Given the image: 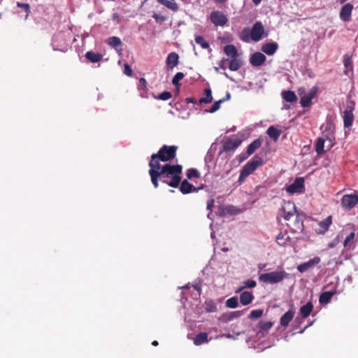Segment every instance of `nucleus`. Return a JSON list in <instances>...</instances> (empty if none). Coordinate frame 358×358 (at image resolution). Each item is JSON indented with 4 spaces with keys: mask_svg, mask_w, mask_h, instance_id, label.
<instances>
[{
    "mask_svg": "<svg viewBox=\"0 0 358 358\" xmlns=\"http://www.w3.org/2000/svg\"><path fill=\"white\" fill-rule=\"evenodd\" d=\"M171 93L167 91L160 93L157 98L160 100L166 101L171 98Z\"/></svg>",
    "mask_w": 358,
    "mask_h": 358,
    "instance_id": "43",
    "label": "nucleus"
},
{
    "mask_svg": "<svg viewBox=\"0 0 358 358\" xmlns=\"http://www.w3.org/2000/svg\"><path fill=\"white\" fill-rule=\"evenodd\" d=\"M297 92L300 96H303L305 94H306V90L304 87H299L297 90Z\"/></svg>",
    "mask_w": 358,
    "mask_h": 358,
    "instance_id": "52",
    "label": "nucleus"
},
{
    "mask_svg": "<svg viewBox=\"0 0 358 358\" xmlns=\"http://www.w3.org/2000/svg\"><path fill=\"white\" fill-rule=\"evenodd\" d=\"M313 310V304L311 301H308L306 304L300 308L299 313L303 318L308 317Z\"/></svg>",
    "mask_w": 358,
    "mask_h": 358,
    "instance_id": "24",
    "label": "nucleus"
},
{
    "mask_svg": "<svg viewBox=\"0 0 358 358\" xmlns=\"http://www.w3.org/2000/svg\"><path fill=\"white\" fill-rule=\"evenodd\" d=\"M263 315V310L262 309H256L253 310L250 312L249 315V318L250 320H256L259 317H261Z\"/></svg>",
    "mask_w": 358,
    "mask_h": 358,
    "instance_id": "39",
    "label": "nucleus"
},
{
    "mask_svg": "<svg viewBox=\"0 0 358 358\" xmlns=\"http://www.w3.org/2000/svg\"><path fill=\"white\" fill-rule=\"evenodd\" d=\"M179 56L176 52H171L168 55L166 58V66L169 69H173L178 64Z\"/></svg>",
    "mask_w": 358,
    "mask_h": 358,
    "instance_id": "20",
    "label": "nucleus"
},
{
    "mask_svg": "<svg viewBox=\"0 0 358 358\" xmlns=\"http://www.w3.org/2000/svg\"><path fill=\"white\" fill-rule=\"evenodd\" d=\"M238 306V299L236 296L229 298L226 301V306L229 308H236Z\"/></svg>",
    "mask_w": 358,
    "mask_h": 358,
    "instance_id": "37",
    "label": "nucleus"
},
{
    "mask_svg": "<svg viewBox=\"0 0 358 358\" xmlns=\"http://www.w3.org/2000/svg\"><path fill=\"white\" fill-rule=\"evenodd\" d=\"M334 247V243H331L329 244V248H332Z\"/></svg>",
    "mask_w": 358,
    "mask_h": 358,
    "instance_id": "64",
    "label": "nucleus"
},
{
    "mask_svg": "<svg viewBox=\"0 0 358 358\" xmlns=\"http://www.w3.org/2000/svg\"><path fill=\"white\" fill-rule=\"evenodd\" d=\"M206 309L208 312H213L216 310V306L213 301H210L206 303Z\"/></svg>",
    "mask_w": 358,
    "mask_h": 358,
    "instance_id": "48",
    "label": "nucleus"
},
{
    "mask_svg": "<svg viewBox=\"0 0 358 358\" xmlns=\"http://www.w3.org/2000/svg\"><path fill=\"white\" fill-rule=\"evenodd\" d=\"M152 17L157 21V22H164L166 20V17L161 15L159 14L155 13L152 15Z\"/></svg>",
    "mask_w": 358,
    "mask_h": 358,
    "instance_id": "49",
    "label": "nucleus"
},
{
    "mask_svg": "<svg viewBox=\"0 0 358 358\" xmlns=\"http://www.w3.org/2000/svg\"><path fill=\"white\" fill-rule=\"evenodd\" d=\"M266 56L259 52L253 53L250 58V63L253 66H262L266 62Z\"/></svg>",
    "mask_w": 358,
    "mask_h": 358,
    "instance_id": "14",
    "label": "nucleus"
},
{
    "mask_svg": "<svg viewBox=\"0 0 358 358\" xmlns=\"http://www.w3.org/2000/svg\"><path fill=\"white\" fill-rule=\"evenodd\" d=\"M227 211L231 213H234L236 210H235L234 207L229 206V207L227 208Z\"/></svg>",
    "mask_w": 358,
    "mask_h": 358,
    "instance_id": "56",
    "label": "nucleus"
},
{
    "mask_svg": "<svg viewBox=\"0 0 358 358\" xmlns=\"http://www.w3.org/2000/svg\"><path fill=\"white\" fill-rule=\"evenodd\" d=\"M304 189V179L297 178L294 182L287 187L286 190L290 194L302 192Z\"/></svg>",
    "mask_w": 358,
    "mask_h": 358,
    "instance_id": "12",
    "label": "nucleus"
},
{
    "mask_svg": "<svg viewBox=\"0 0 358 358\" xmlns=\"http://www.w3.org/2000/svg\"><path fill=\"white\" fill-rule=\"evenodd\" d=\"M264 164V159L262 156L256 155L250 161L247 162L241 170L238 182L241 184L246 178L252 174L257 168Z\"/></svg>",
    "mask_w": 358,
    "mask_h": 358,
    "instance_id": "5",
    "label": "nucleus"
},
{
    "mask_svg": "<svg viewBox=\"0 0 358 358\" xmlns=\"http://www.w3.org/2000/svg\"><path fill=\"white\" fill-rule=\"evenodd\" d=\"M263 143V140L262 138H258L253 141L251 143L248 145L246 150V155L243 157L244 159L248 158L249 156L252 155L253 153L256 152L257 149H259Z\"/></svg>",
    "mask_w": 358,
    "mask_h": 358,
    "instance_id": "15",
    "label": "nucleus"
},
{
    "mask_svg": "<svg viewBox=\"0 0 358 358\" xmlns=\"http://www.w3.org/2000/svg\"><path fill=\"white\" fill-rule=\"evenodd\" d=\"M243 284H244L243 286L245 287V288H246V287L253 288V287H256V285H257L256 282L253 280H247L243 282Z\"/></svg>",
    "mask_w": 358,
    "mask_h": 358,
    "instance_id": "46",
    "label": "nucleus"
},
{
    "mask_svg": "<svg viewBox=\"0 0 358 358\" xmlns=\"http://www.w3.org/2000/svg\"><path fill=\"white\" fill-rule=\"evenodd\" d=\"M343 63L348 71H352V61L350 57H345Z\"/></svg>",
    "mask_w": 358,
    "mask_h": 358,
    "instance_id": "44",
    "label": "nucleus"
},
{
    "mask_svg": "<svg viewBox=\"0 0 358 358\" xmlns=\"http://www.w3.org/2000/svg\"><path fill=\"white\" fill-rule=\"evenodd\" d=\"M318 92L317 87H313L308 92V94H305L300 99V104L303 108H308L312 105V99L316 96Z\"/></svg>",
    "mask_w": 358,
    "mask_h": 358,
    "instance_id": "11",
    "label": "nucleus"
},
{
    "mask_svg": "<svg viewBox=\"0 0 358 358\" xmlns=\"http://www.w3.org/2000/svg\"><path fill=\"white\" fill-rule=\"evenodd\" d=\"M254 296L251 292H243L240 295V302L243 306H247L252 302Z\"/></svg>",
    "mask_w": 358,
    "mask_h": 358,
    "instance_id": "23",
    "label": "nucleus"
},
{
    "mask_svg": "<svg viewBox=\"0 0 358 358\" xmlns=\"http://www.w3.org/2000/svg\"><path fill=\"white\" fill-rule=\"evenodd\" d=\"M244 289H245V287H244V286H241V287H239V288L236 291V293H237V292H240L243 291Z\"/></svg>",
    "mask_w": 358,
    "mask_h": 358,
    "instance_id": "59",
    "label": "nucleus"
},
{
    "mask_svg": "<svg viewBox=\"0 0 358 358\" xmlns=\"http://www.w3.org/2000/svg\"><path fill=\"white\" fill-rule=\"evenodd\" d=\"M295 311L293 308L289 309L281 317L280 320V325L283 327L288 326L289 322L294 318Z\"/></svg>",
    "mask_w": 358,
    "mask_h": 358,
    "instance_id": "21",
    "label": "nucleus"
},
{
    "mask_svg": "<svg viewBox=\"0 0 358 358\" xmlns=\"http://www.w3.org/2000/svg\"><path fill=\"white\" fill-rule=\"evenodd\" d=\"M215 1L219 3H224L227 1V0H215Z\"/></svg>",
    "mask_w": 358,
    "mask_h": 358,
    "instance_id": "61",
    "label": "nucleus"
},
{
    "mask_svg": "<svg viewBox=\"0 0 358 358\" xmlns=\"http://www.w3.org/2000/svg\"><path fill=\"white\" fill-rule=\"evenodd\" d=\"M208 342V334L206 332H201L195 336L193 338V343L195 345H200Z\"/></svg>",
    "mask_w": 358,
    "mask_h": 358,
    "instance_id": "25",
    "label": "nucleus"
},
{
    "mask_svg": "<svg viewBox=\"0 0 358 358\" xmlns=\"http://www.w3.org/2000/svg\"><path fill=\"white\" fill-rule=\"evenodd\" d=\"M264 36H267V34H265L262 23L261 22H256L251 29L248 27L243 28L240 34L239 38L245 43H248L250 40L258 42Z\"/></svg>",
    "mask_w": 358,
    "mask_h": 358,
    "instance_id": "3",
    "label": "nucleus"
},
{
    "mask_svg": "<svg viewBox=\"0 0 358 358\" xmlns=\"http://www.w3.org/2000/svg\"><path fill=\"white\" fill-rule=\"evenodd\" d=\"M358 203V195L345 194L341 199V206L346 210H351Z\"/></svg>",
    "mask_w": 358,
    "mask_h": 358,
    "instance_id": "9",
    "label": "nucleus"
},
{
    "mask_svg": "<svg viewBox=\"0 0 358 358\" xmlns=\"http://www.w3.org/2000/svg\"><path fill=\"white\" fill-rule=\"evenodd\" d=\"M332 224V216L329 215L324 220L318 223L319 227L316 229L317 234H324L328 231L330 225Z\"/></svg>",
    "mask_w": 358,
    "mask_h": 358,
    "instance_id": "16",
    "label": "nucleus"
},
{
    "mask_svg": "<svg viewBox=\"0 0 358 358\" xmlns=\"http://www.w3.org/2000/svg\"><path fill=\"white\" fill-rule=\"evenodd\" d=\"M355 233L354 231L351 232L345 239L343 245L344 247H348L351 241H352L355 238Z\"/></svg>",
    "mask_w": 358,
    "mask_h": 358,
    "instance_id": "45",
    "label": "nucleus"
},
{
    "mask_svg": "<svg viewBox=\"0 0 358 358\" xmlns=\"http://www.w3.org/2000/svg\"><path fill=\"white\" fill-rule=\"evenodd\" d=\"M282 216L287 220H289L294 214L296 208L294 203L288 202L282 208Z\"/></svg>",
    "mask_w": 358,
    "mask_h": 358,
    "instance_id": "17",
    "label": "nucleus"
},
{
    "mask_svg": "<svg viewBox=\"0 0 358 358\" xmlns=\"http://www.w3.org/2000/svg\"><path fill=\"white\" fill-rule=\"evenodd\" d=\"M139 83L143 85V86H145L146 84H147V82H146V80L143 78H140L139 80Z\"/></svg>",
    "mask_w": 358,
    "mask_h": 358,
    "instance_id": "55",
    "label": "nucleus"
},
{
    "mask_svg": "<svg viewBox=\"0 0 358 358\" xmlns=\"http://www.w3.org/2000/svg\"><path fill=\"white\" fill-rule=\"evenodd\" d=\"M242 143V140L238 137L229 138L222 143V151H234L238 148Z\"/></svg>",
    "mask_w": 358,
    "mask_h": 358,
    "instance_id": "10",
    "label": "nucleus"
},
{
    "mask_svg": "<svg viewBox=\"0 0 358 358\" xmlns=\"http://www.w3.org/2000/svg\"><path fill=\"white\" fill-rule=\"evenodd\" d=\"M85 57L92 63H96L102 60L103 55L100 53H96L93 51H88L85 54Z\"/></svg>",
    "mask_w": 358,
    "mask_h": 358,
    "instance_id": "29",
    "label": "nucleus"
},
{
    "mask_svg": "<svg viewBox=\"0 0 358 358\" xmlns=\"http://www.w3.org/2000/svg\"><path fill=\"white\" fill-rule=\"evenodd\" d=\"M186 102L194 103H196V99L193 97H188L186 99Z\"/></svg>",
    "mask_w": 358,
    "mask_h": 358,
    "instance_id": "54",
    "label": "nucleus"
},
{
    "mask_svg": "<svg viewBox=\"0 0 358 358\" xmlns=\"http://www.w3.org/2000/svg\"><path fill=\"white\" fill-rule=\"evenodd\" d=\"M273 326V322H264L260 321L258 324V327L259 328V333H262L263 335L271 328Z\"/></svg>",
    "mask_w": 358,
    "mask_h": 358,
    "instance_id": "33",
    "label": "nucleus"
},
{
    "mask_svg": "<svg viewBox=\"0 0 358 358\" xmlns=\"http://www.w3.org/2000/svg\"><path fill=\"white\" fill-rule=\"evenodd\" d=\"M226 62H227L226 59H222L219 63L220 68L222 69H226Z\"/></svg>",
    "mask_w": 358,
    "mask_h": 358,
    "instance_id": "53",
    "label": "nucleus"
},
{
    "mask_svg": "<svg viewBox=\"0 0 358 358\" xmlns=\"http://www.w3.org/2000/svg\"><path fill=\"white\" fill-rule=\"evenodd\" d=\"M178 147L177 145H164L159 150L157 153L151 155V159L149 162L150 168H160L159 162H170L176 157Z\"/></svg>",
    "mask_w": 358,
    "mask_h": 358,
    "instance_id": "2",
    "label": "nucleus"
},
{
    "mask_svg": "<svg viewBox=\"0 0 358 358\" xmlns=\"http://www.w3.org/2000/svg\"><path fill=\"white\" fill-rule=\"evenodd\" d=\"M188 179L192 180V178H198L200 177L199 171L194 168L189 169L186 173Z\"/></svg>",
    "mask_w": 358,
    "mask_h": 358,
    "instance_id": "38",
    "label": "nucleus"
},
{
    "mask_svg": "<svg viewBox=\"0 0 358 358\" xmlns=\"http://www.w3.org/2000/svg\"><path fill=\"white\" fill-rule=\"evenodd\" d=\"M320 258L319 257H315L314 258L310 259L309 261L301 264L297 266V269L300 273H303L308 269L313 267L315 265L319 264L320 262Z\"/></svg>",
    "mask_w": 358,
    "mask_h": 358,
    "instance_id": "18",
    "label": "nucleus"
},
{
    "mask_svg": "<svg viewBox=\"0 0 358 358\" xmlns=\"http://www.w3.org/2000/svg\"><path fill=\"white\" fill-rule=\"evenodd\" d=\"M241 61L239 59L233 58L229 62V69L232 71H236L241 68Z\"/></svg>",
    "mask_w": 358,
    "mask_h": 358,
    "instance_id": "35",
    "label": "nucleus"
},
{
    "mask_svg": "<svg viewBox=\"0 0 358 358\" xmlns=\"http://www.w3.org/2000/svg\"><path fill=\"white\" fill-rule=\"evenodd\" d=\"M182 166L165 164L160 168H150L149 175L155 188L159 186V180L171 187H178L181 182Z\"/></svg>",
    "mask_w": 358,
    "mask_h": 358,
    "instance_id": "1",
    "label": "nucleus"
},
{
    "mask_svg": "<svg viewBox=\"0 0 358 358\" xmlns=\"http://www.w3.org/2000/svg\"><path fill=\"white\" fill-rule=\"evenodd\" d=\"M335 294V292H322L319 298L320 303H328L332 296Z\"/></svg>",
    "mask_w": 358,
    "mask_h": 358,
    "instance_id": "34",
    "label": "nucleus"
},
{
    "mask_svg": "<svg viewBox=\"0 0 358 358\" xmlns=\"http://www.w3.org/2000/svg\"><path fill=\"white\" fill-rule=\"evenodd\" d=\"M355 103L354 101H349L347 102V106L343 111V123L344 127L348 128L352 125L354 121L353 110H355Z\"/></svg>",
    "mask_w": 358,
    "mask_h": 358,
    "instance_id": "7",
    "label": "nucleus"
},
{
    "mask_svg": "<svg viewBox=\"0 0 358 358\" xmlns=\"http://www.w3.org/2000/svg\"><path fill=\"white\" fill-rule=\"evenodd\" d=\"M152 345H154V346H157L159 345L158 343V341H154L152 343Z\"/></svg>",
    "mask_w": 358,
    "mask_h": 358,
    "instance_id": "62",
    "label": "nucleus"
},
{
    "mask_svg": "<svg viewBox=\"0 0 358 358\" xmlns=\"http://www.w3.org/2000/svg\"><path fill=\"white\" fill-rule=\"evenodd\" d=\"M282 239H283V235H282L281 233H280V234L276 236V241H277V242H278L279 244H280V243H279V241H280V240H282Z\"/></svg>",
    "mask_w": 358,
    "mask_h": 358,
    "instance_id": "57",
    "label": "nucleus"
},
{
    "mask_svg": "<svg viewBox=\"0 0 358 358\" xmlns=\"http://www.w3.org/2000/svg\"><path fill=\"white\" fill-rule=\"evenodd\" d=\"M205 96L201 97L199 102V103H209L213 101L212 92L210 88H206L204 90L203 92Z\"/></svg>",
    "mask_w": 358,
    "mask_h": 358,
    "instance_id": "32",
    "label": "nucleus"
},
{
    "mask_svg": "<svg viewBox=\"0 0 358 358\" xmlns=\"http://www.w3.org/2000/svg\"><path fill=\"white\" fill-rule=\"evenodd\" d=\"M195 42L203 49H209V43L205 41L204 38L201 36H196L195 37Z\"/></svg>",
    "mask_w": 358,
    "mask_h": 358,
    "instance_id": "36",
    "label": "nucleus"
},
{
    "mask_svg": "<svg viewBox=\"0 0 358 358\" xmlns=\"http://www.w3.org/2000/svg\"><path fill=\"white\" fill-rule=\"evenodd\" d=\"M287 276L285 271H272L270 273H262L259 275V280L270 284L280 282Z\"/></svg>",
    "mask_w": 358,
    "mask_h": 358,
    "instance_id": "6",
    "label": "nucleus"
},
{
    "mask_svg": "<svg viewBox=\"0 0 358 358\" xmlns=\"http://www.w3.org/2000/svg\"><path fill=\"white\" fill-rule=\"evenodd\" d=\"M185 75L182 72H178L172 79V83L175 86H179V82L184 78Z\"/></svg>",
    "mask_w": 358,
    "mask_h": 358,
    "instance_id": "40",
    "label": "nucleus"
},
{
    "mask_svg": "<svg viewBox=\"0 0 358 358\" xmlns=\"http://www.w3.org/2000/svg\"><path fill=\"white\" fill-rule=\"evenodd\" d=\"M180 183V191L184 194H189L193 190H196L194 185L189 183L186 179L181 181Z\"/></svg>",
    "mask_w": 358,
    "mask_h": 358,
    "instance_id": "26",
    "label": "nucleus"
},
{
    "mask_svg": "<svg viewBox=\"0 0 358 358\" xmlns=\"http://www.w3.org/2000/svg\"><path fill=\"white\" fill-rule=\"evenodd\" d=\"M211 22L215 26L224 27L228 22L226 15L219 10H214L210 15Z\"/></svg>",
    "mask_w": 358,
    "mask_h": 358,
    "instance_id": "8",
    "label": "nucleus"
},
{
    "mask_svg": "<svg viewBox=\"0 0 358 358\" xmlns=\"http://www.w3.org/2000/svg\"><path fill=\"white\" fill-rule=\"evenodd\" d=\"M266 134L276 142L281 134V131L274 126H270L266 131Z\"/></svg>",
    "mask_w": 358,
    "mask_h": 358,
    "instance_id": "27",
    "label": "nucleus"
},
{
    "mask_svg": "<svg viewBox=\"0 0 358 358\" xmlns=\"http://www.w3.org/2000/svg\"><path fill=\"white\" fill-rule=\"evenodd\" d=\"M17 6L18 8H23L24 10V11L27 13L26 18H27L28 16L29 15L30 13H31L29 4L27 3L17 2Z\"/></svg>",
    "mask_w": 358,
    "mask_h": 358,
    "instance_id": "42",
    "label": "nucleus"
},
{
    "mask_svg": "<svg viewBox=\"0 0 358 358\" xmlns=\"http://www.w3.org/2000/svg\"><path fill=\"white\" fill-rule=\"evenodd\" d=\"M278 49V44L275 42L267 43L262 46V51L267 55H273Z\"/></svg>",
    "mask_w": 358,
    "mask_h": 358,
    "instance_id": "19",
    "label": "nucleus"
},
{
    "mask_svg": "<svg viewBox=\"0 0 358 358\" xmlns=\"http://www.w3.org/2000/svg\"><path fill=\"white\" fill-rule=\"evenodd\" d=\"M353 8L354 6L351 3H348L341 8L339 17L342 21H350Z\"/></svg>",
    "mask_w": 358,
    "mask_h": 358,
    "instance_id": "13",
    "label": "nucleus"
},
{
    "mask_svg": "<svg viewBox=\"0 0 358 358\" xmlns=\"http://www.w3.org/2000/svg\"><path fill=\"white\" fill-rule=\"evenodd\" d=\"M335 136L331 126H327L322 133V136L319 137L315 142V152L317 155H322L326 151L329 150L334 145Z\"/></svg>",
    "mask_w": 358,
    "mask_h": 358,
    "instance_id": "4",
    "label": "nucleus"
},
{
    "mask_svg": "<svg viewBox=\"0 0 358 358\" xmlns=\"http://www.w3.org/2000/svg\"><path fill=\"white\" fill-rule=\"evenodd\" d=\"M244 312H245L244 310L234 311V312H233L231 313V317H240V316L243 315Z\"/></svg>",
    "mask_w": 358,
    "mask_h": 358,
    "instance_id": "50",
    "label": "nucleus"
},
{
    "mask_svg": "<svg viewBox=\"0 0 358 358\" xmlns=\"http://www.w3.org/2000/svg\"><path fill=\"white\" fill-rule=\"evenodd\" d=\"M213 206H214V199H210L207 202V209L211 210L212 208H213Z\"/></svg>",
    "mask_w": 358,
    "mask_h": 358,
    "instance_id": "51",
    "label": "nucleus"
},
{
    "mask_svg": "<svg viewBox=\"0 0 358 358\" xmlns=\"http://www.w3.org/2000/svg\"><path fill=\"white\" fill-rule=\"evenodd\" d=\"M132 69L131 66L128 64H124V73L127 75V76H132Z\"/></svg>",
    "mask_w": 358,
    "mask_h": 358,
    "instance_id": "47",
    "label": "nucleus"
},
{
    "mask_svg": "<svg viewBox=\"0 0 358 358\" xmlns=\"http://www.w3.org/2000/svg\"><path fill=\"white\" fill-rule=\"evenodd\" d=\"M224 52L228 56L236 58L238 56V51L234 45H227L224 47Z\"/></svg>",
    "mask_w": 358,
    "mask_h": 358,
    "instance_id": "30",
    "label": "nucleus"
},
{
    "mask_svg": "<svg viewBox=\"0 0 358 358\" xmlns=\"http://www.w3.org/2000/svg\"><path fill=\"white\" fill-rule=\"evenodd\" d=\"M311 325H312V323L307 324V325H306V326L303 329H301V331H299V333H300V334L303 333V332H304V331H305L308 327H310V326H311Z\"/></svg>",
    "mask_w": 358,
    "mask_h": 358,
    "instance_id": "58",
    "label": "nucleus"
},
{
    "mask_svg": "<svg viewBox=\"0 0 358 358\" xmlns=\"http://www.w3.org/2000/svg\"><path fill=\"white\" fill-rule=\"evenodd\" d=\"M225 101L224 99H220L217 101H215L213 105L210 107V108L208 110L210 113H213L220 109V105L222 102Z\"/></svg>",
    "mask_w": 358,
    "mask_h": 358,
    "instance_id": "41",
    "label": "nucleus"
},
{
    "mask_svg": "<svg viewBox=\"0 0 358 358\" xmlns=\"http://www.w3.org/2000/svg\"><path fill=\"white\" fill-rule=\"evenodd\" d=\"M108 44L115 48L120 55L122 54V49L120 48L118 49L119 47L122 45V41L120 38L117 36H111L109 37L108 39Z\"/></svg>",
    "mask_w": 358,
    "mask_h": 358,
    "instance_id": "22",
    "label": "nucleus"
},
{
    "mask_svg": "<svg viewBox=\"0 0 358 358\" xmlns=\"http://www.w3.org/2000/svg\"><path fill=\"white\" fill-rule=\"evenodd\" d=\"M157 1L166 6L167 8L173 10V12H176L178 10V6L175 1L171 0H157Z\"/></svg>",
    "mask_w": 358,
    "mask_h": 358,
    "instance_id": "31",
    "label": "nucleus"
},
{
    "mask_svg": "<svg viewBox=\"0 0 358 358\" xmlns=\"http://www.w3.org/2000/svg\"><path fill=\"white\" fill-rule=\"evenodd\" d=\"M262 1V0H252V2L254 3V4L255 5H258L260 3V2Z\"/></svg>",
    "mask_w": 358,
    "mask_h": 358,
    "instance_id": "60",
    "label": "nucleus"
},
{
    "mask_svg": "<svg viewBox=\"0 0 358 358\" xmlns=\"http://www.w3.org/2000/svg\"><path fill=\"white\" fill-rule=\"evenodd\" d=\"M282 99L289 103H294L297 101V96L293 91L287 90L282 92Z\"/></svg>",
    "mask_w": 358,
    "mask_h": 358,
    "instance_id": "28",
    "label": "nucleus"
},
{
    "mask_svg": "<svg viewBox=\"0 0 358 358\" xmlns=\"http://www.w3.org/2000/svg\"><path fill=\"white\" fill-rule=\"evenodd\" d=\"M230 99V94H229V93H227V96H226V98H225L224 99H225V101H226V100H228V99Z\"/></svg>",
    "mask_w": 358,
    "mask_h": 358,
    "instance_id": "63",
    "label": "nucleus"
}]
</instances>
